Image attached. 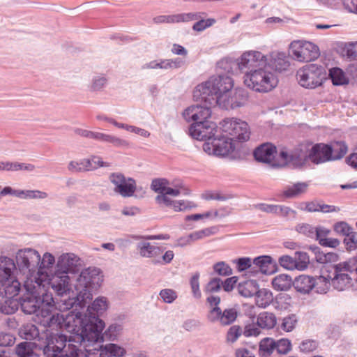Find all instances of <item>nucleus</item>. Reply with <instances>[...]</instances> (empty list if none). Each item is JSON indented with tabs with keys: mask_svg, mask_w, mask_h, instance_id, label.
I'll return each mask as SVG.
<instances>
[{
	"mask_svg": "<svg viewBox=\"0 0 357 357\" xmlns=\"http://www.w3.org/2000/svg\"><path fill=\"white\" fill-rule=\"evenodd\" d=\"M308 155L309 149L305 145H301L290 152L283 149L279 153L282 165H287L294 167H301L305 165L310 160Z\"/></svg>",
	"mask_w": 357,
	"mask_h": 357,
	"instance_id": "1a4fd4ad",
	"label": "nucleus"
},
{
	"mask_svg": "<svg viewBox=\"0 0 357 357\" xmlns=\"http://www.w3.org/2000/svg\"><path fill=\"white\" fill-rule=\"evenodd\" d=\"M94 139L112 144L116 147H128V141L120 139L116 136L96 132Z\"/></svg>",
	"mask_w": 357,
	"mask_h": 357,
	"instance_id": "2f4dec72",
	"label": "nucleus"
},
{
	"mask_svg": "<svg viewBox=\"0 0 357 357\" xmlns=\"http://www.w3.org/2000/svg\"><path fill=\"white\" fill-rule=\"evenodd\" d=\"M199 15V20L195 24H194L192 29L197 31H202L208 27L211 26L215 22V19L208 18L207 20H200L202 15H205V13H197Z\"/></svg>",
	"mask_w": 357,
	"mask_h": 357,
	"instance_id": "c03bdc74",
	"label": "nucleus"
},
{
	"mask_svg": "<svg viewBox=\"0 0 357 357\" xmlns=\"http://www.w3.org/2000/svg\"><path fill=\"white\" fill-rule=\"evenodd\" d=\"M68 337L62 334H54L47 337V344L43 349L45 357H59L67 347Z\"/></svg>",
	"mask_w": 357,
	"mask_h": 357,
	"instance_id": "dca6fc26",
	"label": "nucleus"
},
{
	"mask_svg": "<svg viewBox=\"0 0 357 357\" xmlns=\"http://www.w3.org/2000/svg\"><path fill=\"white\" fill-rule=\"evenodd\" d=\"M204 102L205 103L204 106L192 105L185 109L183 113L184 119L188 122L193 121L195 123L208 121L211 116V106L212 105Z\"/></svg>",
	"mask_w": 357,
	"mask_h": 357,
	"instance_id": "f3484780",
	"label": "nucleus"
},
{
	"mask_svg": "<svg viewBox=\"0 0 357 357\" xmlns=\"http://www.w3.org/2000/svg\"><path fill=\"white\" fill-rule=\"evenodd\" d=\"M217 132L216 124L211 121L192 123L189 129L190 136L197 140L211 141Z\"/></svg>",
	"mask_w": 357,
	"mask_h": 357,
	"instance_id": "4468645a",
	"label": "nucleus"
},
{
	"mask_svg": "<svg viewBox=\"0 0 357 357\" xmlns=\"http://www.w3.org/2000/svg\"><path fill=\"white\" fill-rule=\"evenodd\" d=\"M237 314L234 308L225 309L222 312L220 307H215L210 310L208 317L211 321H219L221 325L227 326L236 320Z\"/></svg>",
	"mask_w": 357,
	"mask_h": 357,
	"instance_id": "6ab92c4d",
	"label": "nucleus"
},
{
	"mask_svg": "<svg viewBox=\"0 0 357 357\" xmlns=\"http://www.w3.org/2000/svg\"><path fill=\"white\" fill-rule=\"evenodd\" d=\"M109 179L114 185V191L123 197H132L136 191L135 180L126 177L121 173H112L109 175Z\"/></svg>",
	"mask_w": 357,
	"mask_h": 357,
	"instance_id": "9b49d317",
	"label": "nucleus"
},
{
	"mask_svg": "<svg viewBox=\"0 0 357 357\" xmlns=\"http://www.w3.org/2000/svg\"><path fill=\"white\" fill-rule=\"evenodd\" d=\"M255 295L256 305L260 307H266L270 305L273 301V294L266 289H259Z\"/></svg>",
	"mask_w": 357,
	"mask_h": 357,
	"instance_id": "e433bc0d",
	"label": "nucleus"
},
{
	"mask_svg": "<svg viewBox=\"0 0 357 357\" xmlns=\"http://www.w3.org/2000/svg\"><path fill=\"white\" fill-rule=\"evenodd\" d=\"M36 347V343L23 342L17 345L15 353L18 357H38V355L34 351Z\"/></svg>",
	"mask_w": 357,
	"mask_h": 357,
	"instance_id": "473e14b6",
	"label": "nucleus"
},
{
	"mask_svg": "<svg viewBox=\"0 0 357 357\" xmlns=\"http://www.w3.org/2000/svg\"><path fill=\"white\" fill-rule=\"evenodd\" d=\"M220 129L226 136L238 141H247L250 138V131L248 124L238 119H225L220 123Z\"/></svg>",
	"mask_w": 357,
	"mask_h": 357,
	"instance_id": "0eeeda50",
	"label": "nucleus"
},
{
	"mask_svg": "<svg viewBox=\"0 0 357 357\" xmlns=\"http://www.w3.org/2000/svg\"><path fill=\"white\" fill-rule=\"evenodd\" d=\"M125 354L124 348L116 344H107L100 348V355L105 357H122Z\"/></svg>",
	"mask_w": 357,
	"mask_h": 357,
	"instance_id": "f704fd0d",
	"label": "nucleus"
},
{
	"mask_svg": "<svg viewBox=\"0 0 357 357\" xmlns=\"http://www.w3.org/2000/svg\"><path fill=\"white\" fill-rule=\"evenodd\" d=\"M275 349V341L271 337H265L259 342V351L264 356H270Z\"/></svg>",
	"mask_w": 357,
	"mask_h": 357,
	"instance_id": "ea45409f",
	"label": "nucleus"
},
{
	"mask_svg": "<svg viewBox=\"0 0 357 357\" xmlns=\"http://www.w3.org/2000/svg\"><path fill=\"white\" fill-rule=\"evenodd\" d=\"M293 281L287 274L276 275L272 280V286L277 291H287L291 288Z\"/></svg>",
	"mask_w": 357,
	"mask_h": 357,
	"instance_id": "7c9ffc66",
	"label": "nucleus"
},
{
	"mask_svg": "<svg viewBox=\"0 0 357 357\" xmlns=\"http://www.w3.org/2000/svg\"><path fill=\"white\" fill-rule=\"evenodd\" d=\"M354 260L352 258L347 261L340 262L333 266V274H351L354 271L355 267Z\"/></svg>",
	"mask_w": 357,
	"mask_h": 357,
	"instance_id": "a19ab883",
	"label": "nucleus"
},
{
	"mask_svg": "<svg viewBox=\"0 0 357 357\" xmlns=\"http://www.w3.org/2000/svg\"><path fill=\"white\" fill-rule=\"evenodd\" d=\"M338 256L337 254L333 252L321 253L319 252L317 255V260L321 264H326L332 261H336Z\"/></svg>",
	"mask_w": 357,
	"mask_h": 357,
	"instance_id": "5fc2aeb1",
	"label": "nucleus"
},
{
	"mask_svg": "<svg viewBox=\"0 0 357 357\" xmlns=\"http://www.w3.org/2000/svg\"><path fill=\"white\" fill-rule=\"evenodd\" d=\"M266 66H269L271 70L282 71L288 68L289 62L284 53L272 52L267 58Z\"/></svg>",
	"mask_w": 357,
	"mask_h": 357,
	"instance_id": "5701e85b",
	"label": "nucleus"
},
{
	"mask_svg": "<svg viewBox=\"0 0 357 357\" xmlns=\"http://www.w3.org/2000/svg\"><path fill=\"white\" fill-rule=\"evenodd\" d=\"M38 310L37 316H40L43 319V324L48 326L47 324L53 315H56V305L52 294L46 291L45 289L38 295Z\"/></svg>",
	"mask_w": 357,
	"mask_h": 357,
	"instance_id": "f8f14e48",
	"label": "nucleus"
},
{
	"mask_svg": "<svg viewBox=\"0 0 357 357\" xmlns=\"http://www.w3.org/2000/svg\"><path fill=\"white\" fill-rule=\"evenodd\" d=\"M48 327H58L70 333L68 338L76 343L88 341L98 342L102 340V331L105 328L102 320L96 317H84L79 312L70 311L66 314L57 313L48 321Z\"/></svg>",
	"mask_w": 357,
	"mask_h": 357,
	"instance_id": "f257e3e1",
	"label": "nucleus"
},
{
	"mask_svg": "<svg viewBox=\"0 0 357 357\" xmlns=\"http://www.w3.org/2000/svg\"><path fill=\"white\" fill-rule=\"evenodd\" d=\"M16 265L14 261L7 257H0V282L7 279H12Z\"/></svg>",
	"mask_w": 357,
	"mask_h": 357,
	"instance_id": "a878e982",
	"label": "nucleus"
},
{
	"mask_svg": "<svg viewBox=\"0 0 357 357\" xmlns=\"http://www.w3.org/2000/svg\"><path fill=\"white\" fill-rule=\"evenodd\" d=\"M214 271L220 275H229L231 274V268L224 262H219L214 265Z\"/></svg>",
	"mask_w": 357,
	"mask_h": 357,
	"instance_id": "052dcab7",
	"label": "nucleus"
},
{
	"mask_svg": "<svg viewBox=\"0 0 357 357\" xmlns=\"http://www.w3.org/2000/svg\"><path fill=\"white\" fill-rule=\"evenodd\" d=\"M168 184L169 182L165 178H156L152 181L151 187L153 191L162 195Z\"/></svg>",
	"mask_w": 357,
	"mask_h": 357,
	"instance_id": "3c124183",
	"label": "nucleus"
},
{
	"mask_svg": "<svg viewBox=\"0 0 357 357\" xmlns=\"http://www.w3.org/2000/svg\"><path fill=\"white\" fill-rule=\"evenodd\" d=\"M245 85L257 92L267 93L276 87L278 77L269 66L264 64L259 68L247 72L244 75Z\"/></svg>",
	"mask_w": 357,
	"mask_h": 357,
	"instance_id": "20e7f679",
	"label": "nucleus"
},
{
	"mask_svg": "<svg viewBox=\"0 0 357 357\" xmlns=\"http://www.w3.org/2000/svg\"><path fill=\"white\" fill-rule=\"evenodd\" d=\"M234 146L232 139L228 136L213 137L203 144L204 151L209 155L225 157L233 151Z\"/></svg>",
	"mask_w": 357,
	"mask_h": 357,
	"instance_id": "9d476101",
	"label": "nucleus"
},
{
	"mask_svg": "<svg viewBox=\"0 0 357 357\" xmlns=\"http://www.w3.org/2000/svg\"><path fill=\"white\" fill-rule=\"evenodd\" d=\"M234 80L229 76H212L196 86L193 97L196 101L217 104L225 109H234L242 105L243 98L234 89Z\"/></svg>",
	"mask_w": 357,
	"mask_h": 357,
	"instance_id": "f03ea898",
	"label": "nucleus"
},
{
	"mask_svg": "<svg viewBox=\"0 0 357 357\" xmlns=\"http://www.w3.org/2000/svg\"><path fill=\"white\" fill-rule=\"evenodd\" d=\"M275 214L282 217H288L294 215L295 212L288 206L276 205Z\"/></svg>",
	"mask_w": 357,
	"mask_h": 357,
	"instance_id": "e2e57ef3",
	"label": "nucleus"
},
{
	"mask_svg": "<svg viewBox=\"0 0 357 357\" xmlns=\"http://www.w3.org/2000/svg\"><path fill=\"white\" fill-rule=\"evenodd\" d=\"M46 282H41L40 284V288L36 287L35 285L36 284L33 282V286L36 287L33 290H28L26 288H24L26 293V294L20 299V305L22 311L26 314H38V295L40 294L44 290V287H45Z\"/></svg>",
	"mask_w": 357,
	"mask_h": 357,
	"instance_id": "ddd939ff",
	"label": "nucleus"
},
{
	"mask_svg": "<svg viewBox=\"0 0 357 357\" xmlns=\"http://www.w3.org/2000/svg\"><path fill=\"white\" fill-rule=\"evenodd\" d=\"M108 307L107 301V298L105 297H99L97 298L93 303H92L91 306H89L87 308V312L88 314H86L88 317H96L98 314H102Z\"/></svg>",
	"mask_w": 357,
	"mask_h": 357,
	"instance_id": "c756f323",
	"label": "nucleus"
},
{
	"mask_svg": "<svg viewBox=\"0 0 357 357\" xmlns=\"http://www.w3.org/2000/svg\"><path fill=\"white\" fill-rule=\"evenodd\" d=\"M318 282H324L326 289L328 288L329 284H332L333 287L339 291H343L349 288L352 283V278L350 274H333L331 275H321L319 278Z\"/></svg>",
	"mask_w": 357,
	"mask_h": 357,
	"instance_id": "a211bd4d",
	"label": "nucleus"
},
{
	"mask_svg": "<svg viewBox=\"0 0 357 357\" xmlns=\"http://www.w3.org/2000/svg\"><path fill=\"white\" fill-rule=\"evenodd\" d=\"M190 207V203L185 201H175L174 200L172 207L169 208L173 209L174 211H185Z\"/></svg>",
	"mask_w": 357,
	"mask_h": 357,
	"instance_id": "774afa93",
	"label": "nucleus"
},
{
	"mask_svg": "<svg viewBox=\"0 0 357 357\" xmlns=\"http://www.w3.org/2000/svg\"><path fill=\"white\" fill-rule=\"evenodd\" d=\"M50 284L58 295H63L70 290V278L66 271L55 273L51 279L47 275L46 284Z\"/></svg>",
	"mask_w": 357,
	"mask_h": 357,
	"instance_id": "aec40b11",
	"label": "nucleus"
},
{
	"mask_svg": "<svg viewBox=\"0 0 357 357\" xmlns=\"http://www.w3.org/2000/svg\"><path fill=\"white\" fill-rule=\"evenodd\" d=\"M315 231L320 245L330 248H336L339 245L340 241L337 239L327 237L331 233L329 229L319 226L315 228Z\"/></svg>",
	"mask_w": 357,
	"mask_h": 357,
	"instance_id": "bb28decb",
	"label": "nucleus"
},
{
	"mask_svg": "<svg viewBox=\"0 0 357 357\" xmlns=\"http://www.w3.org/2000/svg\"><path fill=\"white\" fill-rule=\"evenodd\" d=\"M137 250L142 257L154 258L155 259H156L158 257H160L162 253V250L160 247L151 245L148 242L139 243L137 245Z\"/></svg>",
	"mask_w": 357,
	"mask_h": 357,
	"instance_id": "cd10ccee",
	"label": "nucleus"
},
{
	"mask_svg": "<svg viewBox=\"0 0 357 357\" xmlns=\"http://www.w3.org/2000/svg\"><path fill=\"white\" fill-rule=\"evenodd\" d=\"M276 148L271 144H264L259 146L254 152L257 160L266 163H271L275 158Z\"/></svg>",
	"mask_w": 357,
	"mask_h": 357,
	"instance_id": "b1692460",
	"label": "nucleus"
},
{
	"mask_svg": "<svg viewBox=\"0 0 357 357\" xmlns=\"http://www.w3.org/2000/svg\"><path fill=\"white\" fill-rule=\"evenodd\" d=\"M40 255L38 251L31 248L20 250L16 254V264L19 271L25 275L24 287L28 290L40 288L41 282H47V273L45 271L38 270Z\"/></svg>",
	"mask_w": 357,
	"mask_h": 357,
	"instance_id": "7ed1b4c3",
	"label": "nucleus"
},
{
	"mask_svg": "<svg viewBox=\"0 0 357 357\" xmlns=\"http://www.w3.org/2000/svg\"><path fill=\"white\" fill-rule=\"evenodd\" d=\"M329 145L319 143L309 149V159L314 164H319L331 160Z\"/></svg>",
	"mask_w": 357,
	"mask_h": 357,
	"instance_id": "412c9836",
	"label": "nucleus"
},
{
	"mask_svg": "<svg viewBox=\"0 0 357 357\" xmlns=\"http://www.w3.org/2000/svg\"><path fill=\"white\" fill-rule=\"evenodd\" d=\"M297 319L295 314H291L288 317H286L283 319L281 328L283 331L286 332L292 331L296 324H297Z\"/></svg>",
	"mask_w": 357,
	"mask_h": 357,
	"instance_id": "a18cd8bd",
	"label": "nucleus"
},
{
	"mask_svg": "<svg viewBox=\"0 0 357 357\" xmlns=\"http://www.w3.org/2000/svg\"><path fill=\"white\" fill-rule=\"evenodd\" d=\"M231 209L229 207H222L217 210L213 211L212 215L214 219H222L230 215Z\"/></svg>",
	"mask_w": 357,
	"mask_h": 357,
	"instance_id": "0e129e2a",
	"label": "nucleus"
},
{
	"mask_svg": "<svg viewBox=\"0 0 357 357\" xmlns=\"http://www.w3.org/2000/svg\"><path fill=\"white\" fill-rule=\"evenodd\" d=\"M199 273H195L191 278L190 284L192 289L193 296L196 298H200L202 293L199 289Z\"/></svg>",
	"mask_w": 357,
	"mask_h": 357,
	"instance_id": "09e8293b",
	"label": "nucleus"
},
{
	"mask_svg": "<svg viewBox=\"0 0 357 357\" xmlns=\"http://www.w3.org/2000/svg\"><path fill=\"white\" fill-rule=\"evenodd\" d=\"M294 260L296 262V269L299 271L305 270L310 264L309 256L304 252H296Z\"/></svg>",
	"mask_w": 357,
	"mask_h": 357,
	"instance_id": "37998d69",
	"label": "nucleus"
},
{
	"mask_svg": "<svg viewBox=\"0 0 357 357\" xmlns=\"http://www.w3.org/2000/svg\"><path fill=\"white\" fill-rule=\"evenodd\" d=\"M254 264L259 266L261 271H266V268L272 262V259L270 256L264 255L256 257L254 261Z\"/></svg>",
	"mask_w": 357,
	"mask_h": 357,
	"instance_id": "864d4df0",
	"label": "nucleus"
},
{
	"mask_svg": "<svg viewBox=\"0 0 357 357\" xmlns=\"http://www.w3.org/2000/svg\"><path fill=\"white\" fill-rule=\"evenodd\" d=\"M160 296L165 303H171L177 298L176 292L171 289H165L160 291Z\"/></svg>",
	"mask_w": 357,
	"mask_h": 357,
	"instance_id": "603ef678",
	"label": "nucleus"
},
{
	"mask_svg": "<svg viewBox=\"0 0 357 357\" xmlns=\"http://www.w3.org/2000/svg\"><path fill=\"white\" fill-rule=\"evenodd\" d=\"M319 278L317 281L310 276L306 275H301L296 277L292 283V285L296 291L301 293H308L317 284H321L318 282Z\"/></svg>",
	"mask_w": 357,
	"mask_h": 357,
	"instance_id": "393cba45",
	"label": "nucleus"
},
{
	"mask_svg": "<svg viewBox=\"0 0 357 357\" xmlns=\"http://www.w3.org/2000/svg\"><path fill=\"white\" fill-rule=\"evenodd\" d=\"M199 17L198 13H180L170 15H159L153 18V22L156 24L186 22L198 20Z\"/></svg>",
	"mask_w": 357,
	"mask_h": 357,
	"instance_id": "4be33fe9",
	"label": "nucleus"
},
{
	"mask_svg": "<svg viewBox=\"0 0 357 357\" xmlns=\"http://www.w3.org/2000/svg\"><path fill=\"white\" fill-rule=\"evenodd\" d=\"M20 283L15 279V277L12 279H7L5 281L0 282V294L8 299L5 302L6 304L9 302L13 305L12 307L7 308L6 306L4 308H1V310L5 314H13L17 310L18 303L17 301H12L10 299L17 296L20 291Z\"/></svg>",
	"mask_w": 357,
	"mask_h": 357,
	"instance_id": "6e6552de",
	"label": "nucleus"
},
{
	"mask_svg": "<svg viewBox=\"0 0 357 357\" xmlns=\"http://www.w3.org/2000/svg\"><path fill=\"white\" fill-rule=\"evenodd\" d=\"M257 324L259 327L264 329H271L277 324V318L272 312H261L257 319Z\"/></svg>",
	"mask_w": 357,
	"mask_h": 357,
	"instance_id": "c85d7f7f",
	"label": "nucleus"
},
{
	"mask_svg": "<svg viewBox=\"0 0 357 357\" xmlns=\"http://www.w3.org/2000/svg\"><path fill=\"white\" fill-rule=\"evenodd\" d=\"M267 57L259 51L244 52L238 60V66L241 70L257 69L266 64Z\"/></svg>",
	"mask_w": 357,
	"mask_h": 357,
	"instance_id": "2eb2a0df",
	"label": "nucleus"
},
{
	"mask_svg": "<svg viewBox=\"0 0 357 357\" xmlns=\"http://www.w3.org/2000/svg\"><path fill=\"white\" fill-rule=\"evenodd\" d=\"M221 280L218 278H213L205 287L206 293L217 292L220 289Z\"/></svg>",
	"mask_w": 357,
	"mask_h": 357,
	"instance_id": "bf43d9fd",
	"label": "nucleus"
},
{
	"mask_svg": "<svg viewBox=\"0 0 357 357\" xmlns=\"http://www.w3.org/2000/svg\"><path fill=\"white\" fill-rule=\"evenodd\" d=\"M170 63H171V62L167 61V59L161 60L160 61H151L149 63L146 64L144 68H150V69H154V68L168 69Z\"/></svg>",
	"mask_w": 357,
	"mask_h": 357,
	"instance_id": "4d7b16f0",
	"label": "nucleus"
},
{
	"mask_svg": "<svg viewBox=\"0 0 357 357\" xmlns=\"http://www.w3.org/2000/svg\"><path fill=\"white\" fill-rule=\"evenodd\" d=\"M54 261L55 259L52 255L48 252L44 254L42 260L40 259L38 270L44 271V268L51 266L54 264Z\"/></svg>",
	"mask_w": 357,
	"mask_h": 357,
	"instance_id": "680f3d73",
	"label": "nucleus"
},
{
	"mask_svg": "<svg viewBox=\"0 0 357 357\" xmlns=\"http://www.w3.org/2000/svg\"><path fill=\"white\" fill-rule=\"evenodd\" d=\"M329 76L334 85H342L348 83V79L344 73L339 68L331 69Z\"/></svg>",
	"mask_w": 357,
	"mask_h": 357,
	"instance_id": "79ce46f5",
	"label": "nucleus"
},
{
	"mask_svg": "<svg viewBox=\"0 0 357 357\" xmlns=\"http://www.w3.org/2000/svg\"><path fill=\"white\" fill-rule=\"evenodd\" d=\"M289 50L294 59L300 62H310L319 56L318 46L307 40H294Z\"/></svg>",
	"mask_w": 357,
	"mask_h": 357,
	"instance_id": "423d86ee",
	"label": "nucleus"
},
{
	"mask_svg": "<svg viewBox=\"0 0 357 357\" xmlns=\"http://www.w3.org/2000/svg\"><path fill=\"white\" fill-rule=\"evenodd\" d=\"M242 334V330L238 326H231L227 332V340L232 342H235Z\"/></svg>",
	"mask_w": 357,
	"mask_h": 357,
	"instance_id": "13d9d810",
	"label": "nucleus"
},
{
	"mask_svg": "<svg viewBox=\"0 0 357 357\" xmlns=\"http://www.w3.org/2000/svg\"><path fill=\"white\" fill-rule=\"evenodd\" d=\"M260 330L254 324H248L245 326L243 334L245 337L258 336Z\"/></svg>",
	"mask_w": 357,
	"mask_h": 357,
	"instance_id": "338daca9",
	"label": "nucleus"
},
{
	"mask_svg": "<svg viewBox=\"0 0 357 357\" xmlns=\"http://www.w3.org/2000/svg\"><path fill=\"white\" fill-rule=\"evenodd\" d=\"M330 155L331 160H335L342 158L347 152V145L342 142H336L329 145Z\"/></svg>",
	"mask_w": 357,
	"mask_h": 357,
	"instance_id": "58836bf2",
	"label": "nucleus"
},
{
	"mask_svg": "<svg viewBox=\"0 0 357 357\" xmlns=\"http://www.w3.org/2000/svg\"><path fill=\"white\" fill-rule=\"evenodd\" d=\"M258 285L254 280H247L239 283L238 286V293L245 297L249 298L253 296L257 292Z\"/></svg>",
	"mask_w": 357,
	"mask_h": 357,
	"instance_id": "c9c22d12",
	"label": "nucleus"
},
{
	"mask_svg": "<svg viewBox=\"0 0 357 357\" xmlns=\"http://www.w3.org/2000/svg\"><path fill=\"white\" fill-rule=\"evenodd\" d=\"M326 75L324 67L312 63L301 68L297 71L296 77L298 83L303 87L314 89L322 84Z\"/></svg>",
	"mask_w": 357,
	"mask_h": 357,
	"instance_id": "39448f33",
	"label": "nucleus"
},
{
	"mask_svg": "<svg viewBox=\"0 0 357 357\" xmlns=\"http://www.w3.org/2000/svg\"><path fill=\"white\" fill-rule=\"evenodd\" d=\"M334 230L343 235H349L351 231V227L344 222H337L334 225Z\"/></svg>",
	"mask_w": 357,
	"mask_h": 357,
	"instance_id": "69168bd1",
	"label": "nucleus"
},
{
	"mask_svg": "<svg viewBox=\"0 0 357 357\" xmlns=\"http://www.w3.org/2000/svg\"><path fill=\"white\" fill-rule=\"evenodd\" d=\"M22 337L27 340H31L39 335L38 328L34 325H27L22 331Z\"/></svg>",
	"mask_w": 357,
	"mask_h": 357,
	"instance_id": "49530a36",
	"label": "nucleus"
},
{
	"mask_svg": "<svg viewBox=\"0 0 357 357\" xmlns=\"http://www.w3.org/2000/svg\"><path fill=\"white\" fill-rule=\"evenodd\" d=\"M318 347V343L315 340H306L300 345V349L302 352L310 353L317 349Z\"/></svg>",
	"mask_w": 357,
	"mask_h": 357,
	"instance_id": "6e6d98bb",
	"label": "nucleus"
},
{
	"mask_svg": "<svg viewBox=\"0 0 357 357\" xmlns=\"http://www.w3.org/2000/svg\"><path fill=\"white\" fill-rule=\"evenodd\" d=\"M275 349L280 354H287L291 350V342L287 339H280L275 342Z\"/></svg>",
	"mask_w": 357,
	"mask_h": 357,
	"instance_id": "de8ad7c7",
	"label": "nucleus"
},
{
	"mask_svg": "<svg viewBox=\"0 0 357 357\" xmlns=\"http://www.w3.org/2000/svg\"><path fill=\"white\" fill-rule=\"evenodd\" d=\"M279 264L285 269L294 270L296 269L294 258L289 255H283L278 259Z\"/></svg>",
	"mask_w": 357,
	"mask_h": 357,
	"instance_id": "8fccbe9b",
	"label": "nucleus"
},
{
	"mask_svg": "<svg viewBox=\"0 0 357 357\" xmlns=\"http://www.w3.org/2000/svg\"><path fill=\"white\" fill-rule=\"evenodd\" d=\"M307 188L308 184L306 183H297L287 188L283 192V195L287 198L296 197L305 193Z\"/></svg>",
	"mask_w": 357,
	"mask_h": 357,
	"instance_id": "4c0bfd02",
	"label": "nucleus"
},
{
	"mask_svg": "<svg viewBox=\"0 0 357 357\" xmlns=\"http://www.w3.org/2000/svg\"><path fill=\"white\" fill-rule=\"evenodd\" d=\"M218 228L217 227H211L201 230L195 231L188 236L186 242L188 243H190L193 241L201 240L204 238L211 236L213 234H215L216 233H218Z\"/></svg>",
	"mask_w": 357,
	"mask_h": 357,
	"instance_id": "72a5a7b5",
	"label": "nucleus"
}]
</instances>
